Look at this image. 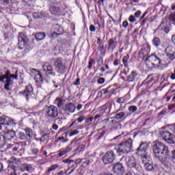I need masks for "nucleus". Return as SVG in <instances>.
<instances>
[{
  "label": "nucleus",
  "instance_id": "nucleus-1",
  "mask_svg": "<svg viewBox=\"0 0 175 175\" xmlns=\"http://www.w3.org/2000/svg\"><path fill=\"white\" fill-rule=\"evenodd\" d=\"M153 152L156 158L163 162L169 155V148L162 142H156L153 144Z\"/></svg>",
  "mask_w": 175,
  "mask_h": 175
},
{
  "label": "nucleus",
  "instance_id": "nucleus-2",
  "mask_svg": "<svg viewBox=\"0 0 175 175\" xmlns=\"http://www.w3.org/2000/svg\"><path fill=\"white\" fill-rule=\"evenodd\" d=\"M17 80L18 79V75H17V71H16L15 74H10V70L5 71V74L0 76V82L5 83L4 85L5 90L7 91H10V85L13 84V79Z\"/></svg>",
  "mask_w": 175,
  "mask_h": 175
},
{
  "label": "nucleus",
  "instance_id": "nucleus-3",
  "mask_svg": "<svg viewBox=\"0 0 175 175\" xmlns=\"http://www.w3.org/2000/svg\"><path fill=\"white\" fill-rule=\"evenodd\" d=\"M133 147V141L131 138H129L126 142L120 143L116 148V150L118 154H128V152H131Z\"/></svg>",
  "mask_w": 175,
  "mask_h": 175
},
{
  "label": "nucleus",
  "instance_id": "nucleus-4",
  "mask_svg": "<svg viewBox=\"0 0 175 175\" xmlns=\"http://www.w3.org/2000/svg\"><path fill=\"white\" fill-rule=\"evenodd\" d=\"M147 150H148V144L146 142H142L137 149V154L142 157V163H148V156H147Z\"/></svg>",
  "mask_w": 175,
  "mask_h": 175
},
{
  "label": "nucleus",
  "instance_id": "nucleus-5",
  "mask_svg": "<svg viewBox=\"0 0 175 175\" xmlns=\"http://www.w3.org/2000/svg\"><path fill=\"white\" fill-rule=\"evenodd\" d=\"M145 62L146 66L148 68H150V69L159 68L161 66V59L155 55H150L145 59Z\"/></svg>",
  "mask_w": 175,
  "mask_h": 175
},
{
  "label": "nucleus",
  "instance_id": "nucleus-6",
  "mask_svg": "<svg viewBox=\"0 0 175 175\" xmlns=\"http://www.w3.org/2000/svg\"><path fill=\"white\" fill-rule=\"evenodd\" d=\"M161 139L162 140H165L167 143H170V144H175V136L170 134V133L167 131H160Z\"/></svg>",
  "mask_w": 175,
  "mask_h": 175
},
{
  "label": "nucleus",
  "instance_id": "nucleus-7",
  "mask_svg": "<svg viewBox=\"0 0 175 175\" xmlns=\"http://www.w3.org/2000/svg\"><path fill=\"white\" fill-rule=\"evenodd\" d=\"M18 44L21 50L26 49L27 46H28V38L27 36H25V34L23 33L22 32L18 33Z\"/></svg>",
  "mask_w": 175,
  "mask_h": 175
},
{
  "label": "nucleus",
  "instance_id": "nucleus-8",
  "mask_svg": "<svg viewBox=\"0 0 175 175\" xmlns=\"http://www.w3.org/2000/svg\"><path fill=\"white\" fill-rule=\"evenodd\" d=\"M116 159V154L113 150L109 151L103 157V162L104 165H109L113 163Z\"/></svg>",
  "mask_w": 175,
  "mask_h": 175
},
{
  "label": "nucleus",
  "instance_id": "nucleus-9",
  "mask_svg": "<svg viewBox=\"0 0 175 175\" xmlns=\"http://www.w3.org/2000/svg\"><path fill=\"white\" fill-rule=\"evenodd\" d=\"M43 71L45 72L46 79H51V77H55V72L53 66L49 64H46L42 66Z\"/></svg>",
  "mask_w": 175,
  "mask_h": 175
},
{
  "label": "nucleus",
  "instance_id": "nucleus-10",
  "mask_svg": "<svg viewBox=\"0 0 175 175\" xmlns=\"http://www.w3.org/2000/svg\"><path fill=\"white\" fill-rule=\"evenodd\" d=\"M46 116L49 118H57L58 117V108L54 105H50L46 111Z\"/></svg>",
  "mask_w": 175,
  "mask_h": 175
},
{
  "label": "nucleus",
  "instance_id": "nucleus-11",
  "mask_svg": "<svg viewBox=\"0 0 175 175\" xmlns=\"http://www.w3.org/2000/svg\"><path fill=\"white\" fill-rule=\"evenodd\" d=\"M54 66L57 73H64L65 72V64L62 63V58L58 57L55 59Z\"/></svg>",
  "mask_w": 175,
  "mask_h": 175
},
{
  "label": "nucleus",
  "instance_id": "nucleus-12",
  "mask_svg": "<svg viewBox=\"0 0 175 175\" xmlns=\"http://www.w3.org/2000/svg\"><path fill=\"white\" fill-rule=\"evenodd\" d=\"M21 94L26 98L27 100H29L33 95V88L31 85H28L25 87L24 92H21Z\"/></svg>",
  "mask_w": 175,
  "mask_h": 175
},
{
  "label": "nucleus",
  "instance_id": "nucleus-13",
  "mask_svg": "<svg viewBox=\"0 0 175 175\" xmlns=\"http://www.w3.org/2000/svg\"><path fill=\"white\" fill-rule=\"evenodd\" d=\"M124 159H126V163L128 167H130V169H136V159H135V157H127Z\"/></svg>",
  "mask_w": 175,
  "mask_h": 175
},
{
  "label": "nucleus",
  "instance_id": "nucleus-14",
  "mask_svg": "<svg viewBox=\"0 0 175 175\" xmlns=\"http://www.w3.org/2000/svg\"><path fill=\"white\" fill-rule=\"evenodd\" d=\"M157 29L159 31H164L165 33H169V32L170 31V25H167L162 22L157 28Z\"/></svg>",
  "mask_w": 175,
  "mask_h": 175
},
{
  "label": "nucleus",
  "instance_id": "nucleus-15",
  "mask_svg": "<svg viewBox=\"0 0 175 175\" xmlns=\"http://www.w3.org/2000/svg\"><path fill=\"white\" fill-rule=\"evenodd\" d=\"M124 168L122 164L118 163L113 167V172L117 173V174H122L124 173Z\"/></svg>",
  "mask_w": 175,
  "mask_h": 175
},
{
  "label": "nucleus",
  "instance_id": "nucleus-16",
  "mask_svg": "<svg viewBox=\"0 0 175 175\" xmlns=\"http://www.w3.org/2000/svg\"><path fill=\"white\" fill-rule=\"evenodd\" d=\"M71 150H72V146L69 145L68 146H67L66 148L59 149V153L57 155L59 157H64V155H66V154H68V152H70Z\"/></svg>",
  "mask_w": 175,
  "mask_h": 175
},
{
  "label": "nucleus",
  "instance_id": "nucleus-17",
  "mask_svg": "<svg viewBox=\"0 0 175 175\" xmlns=\"http://www.w3.org/2000/svg\"><path fill=\"white\" fill-rule=\"evenodd\" d=\"M34 70V80L36 83H41V81H43V76H42V74L36 70V69H33Z\"/></svg>",
  "mask_w": 175,
  "mask_h": 175
},
{
  "label": "nucleus",
  "instance_id": "nucleus-18",
  "mask_svg": "<svg viewBox=\"0 0 175 175\" xmlns=\"http://www.w3.org/2000/svg\"><path fill=\"white\" fill-rule=\"evenodd\" d=\"M64 110L66 111H68V113H75L76 110V105L73 103H68L66 105Z\"/></svg>",
  "mask_w": 175,
  "mask_h": 175
},
{
  "label": "nucleus",
  "instance_id": "nucleus-19",
  "mask_svg": "<svg viewBox=\"0 0 175 175\" xmlns=\"http://www.w3.org/2000/svg\"><path fill=\"white\" fill-rule=\"evenodd\" d=\"M115 117H113V118H115L116 120H126V117H128V116H126V113L125 112H115Z\"/></svg>",
  "mask_w": 175,
  "mask_h": 175
},
{
  "label": "nucleus",
  "instance_id": "nucleus-20",
  "mask_svg": "<svg viewBox=\"0 0 175 175\" xmlns=\"http://www.w3.org/2000/svg\"><path fill=\"white\" fill-rule=\"evenodd\" d=\"M4 151H8L10 154H14L15 151H17L18 150V148L16 146H14L12 144H8L6 148H3Z\"/></svg>",
  "mask_w": 175,
  "mask_h": 175
},
{
  "label": "nucleus",
  "instance_id": "nucleus-21",
  "mask_svg": "<svg viewBox=\"0 0 175 175\" xmlns=\"http://www.w3.org/2000/svg\"><path fill=\"white\" fill-rule=\"evenodd\" d=\"M114 49H116V42L113 39H110L108 44L107 50L109 53H113L114 51Z\"/></svg>",
  "mask_w": 175,
  "mask_h": 175
},
{
  "label": "nucleus",
  "instance_id": "nucleus-22",
  "mask_svg": "<svg viewBox=\"0 0 175 175\" xmlns=\"http://www.w3.org/2000/svg\"><path fill=\"white\" fill-rule=\"evenodd\" d=\"M22 170L23 172L26 170V172H28L29 173H32L35 169H33V167L31 164H24Z\"/></svg>",
  "mask_w": 175,
  "mask_h": 175
},
{
  "label": "nucleus",
  "instance_id": "nucleus-23",
  "mask_svg": "<svg viewBox=\"0 0 175 175\" xmlns=\"http://www.w3.org/2000/svg\"><path fill=\"white\" fill-rule=\"evenodd\" d=\"M9 117L3 116L0 118V125H9Z\"/></svg>",
  "mask_w": 175,
  "mask_h": 175
},
{
  "label": "nucleus",
  "instance_id": "nucleus-24",
  "mask_svg": "<svg viewBox=\"0 0 175 175\" xmlns=\"http://www.w3.org/2000/svg\"><path fill=\"white\" fill-rule=\"evenodd\" d=\"M137 77V72L136 71H132L131 75L127 77V81L132 82L135 81V79Z\"/></svg>",
  "mask_w": 175,
  "mask_h": 175
},
{
  "label": "nucleus",
  "instance_id": "nucleus-25",
  "mask_svg": "<svg viewBox=\"0 0 175 175\" xmlns=\"http://www.w3.org/2000/svg\"><path fill=\"white\" fill-rule=\"evenodd\" d=\"M116 102L120 105V107L119 109L116 111V113H118V111H122V110H124V107H122V105H124L125 102V99L124 98H119L116 100Z\"/></svg>",
  "mask_w": 175,
  "mask_h": 175
},
{
  "label": "nucleus",
  "instance_id": "nucleus-26",
  "mask_svg": "<svg viewBox=\"0 0 175 175\" xmlns=\"http://www.w3.org/2000/svg\"><path fill=\"white\" fill-rule=\"evenodd\" d=\"M60 9L59 8L58 6L53 5L50 8V12L53 16H57L58 13H59Z\"/></svg>",
  "mask_w": 175,
  "mask_h": 175
},
{
  "label": "nucleus",
  "instance_id": "nucleus-27",
  "mask_svg": "<svg viewBox=\"0 0 175 175\" xmlns=\"http://www.w3.org/2000/svg\"><path fill=\"white\" fill-rule=\"evenodd\" d=\"M65 100H63L61 98H57L55 100L54 104L57 106V107H61V106H64V103Z\"/></svg>",
  "mask_w": 175,
  "mask_h": 175
},
{
  "label": "nucleus",
  "instance_id": "nucleus-28",
  "mask_svg": "<svg viewBox=\"0 0 175 175\" xmlns=\"http://www.w3.org/2000/svg\"><path fill=\"white\" fill-rule=\"evenodd\" d=\"M35 36H36V40L39 42L44 39V38L46 37V34L43 32H39V33H37Z\"/></svg>",
  "mask_w": 175,
  "mask_h": 175
},
{
  "label": "nucleus",
  "instance_id": "nucleus-29",
  "mask_svg": "<svg viewBox=\"0 0 175 175\" xmlns=\"http://www.w3.org/2000/svg\"><path fill=\"white\" fill-rule=\"evenodd\" d=\"M152 43L155 47H159V46H161V39L158 37H155L152 40Z\"/></svg>",
  "mask_w": 175,
  "mask_h": 175
},
{
  "label": "nucleus",
  "instance_id": "nucleus-30",
  "mask_svg": "<svg viewBox=\"0 0 175 175\" xmlns=\"http://www.w3.org/2000/svg\"><path fill=\"white\" fill-rule=\"evenodd\" d=\"M165 54H174L175 49L172 46H168L165 50Z\"/></svg>",
  "mask_w": 175,
  "mask_h": 175
},
{
  "label": "nucleus",
  "instance_id": "nucleus-31",
  "mask_svg": "<svg viewBox=\"0 0 175 175\" xmlns=\"http://www.w3.org/2000/svg\"><path fill=\"white\" fill-rule=\"evenodd\" d=\"M25 132L26 133V136H27V137H29V139H31V137H33V131L29 128H26L25 129Z\"/></svg>",
  "mask_w": 175,
  "mask_h": 175
},
{
  "label": "nucleus",
  "instance_id": "nucleus-32",
  "mask_svg": "<svg viewBox=\"0 0 175 175\" xmlns=\"http://www.w3.org/2000/svg\"><path fill=\"white\" fill-rule=\"evenodd\" d=\"M77 116H78V118L77 119V122L81 123L83 122L85 120H87V118L84 116H81V112H79Z\"/></svg>",
  "mask_w": 175,
  "mask_h": 175
},
{
  "label": "nucleus",
  "instance_id": "nucleus-33",
  "mask_svg": "<svg viewBox=\"0 0 175 175\" xmlns=\"http://www.w3.org/2000/svg\"><path fill=\"white\" fill-rule=\"evenodd\" d=\"M129 59V55L127 54L126 56L123 57L122 63L124 66V68H128V61Z\"/></svg>",
  "mask_w": 175,
  "mask_h": 175
},
{
  "label": "nucleus",
  "instance_id": "nucleus-34",
  "mask_svg": "<svg viewBox=\"0 0 175 175\" xmlns=\"http://www.w3.org/2000/svg\"><path fill=\"white\" fill-rule=\"evenodd\" d=\"M144 167L147 170V172H150V170H152L154 169V167L152 165L150 164V163H144Z\"/></svg>",
  "mask_w": 175,
  "mask_h": 175
},
{
  "label": "nucleus",
  "instance_id": "nucleus-35",
  "mask_svg": "<svg viewBox=\"0 0 175 175\" xmlns=\"http://www.w3.org/2000/svg\"><path fill=\"white\" fill-rule=\"evenodd\" d=\"M33 17L34 18H43L44 17V14L42 12H35L33 14Z\"/></svg>",
  "mask_w": 175,
  "mask_h": 175
},
{
  "label": "nucleus",
  "instance_id": "nucleus-36",
  "mask_svg": "<svg viewBox=\"0 0 175 175\" xmlns=\"http://www.w3.org/2000/svg\"><path fill=\"white\" fill-rule=\"evenodd\" d=\"M168 18L170 21L172 22L174 25H175V12L171 13L169 15Z\"/></svg>",
  "mask_w": 175,
  "mask_h": 175
},
{
  "label": "nucleus",
  "instance_id": "nucleus-37",
  "mask_svg": "<svg viewBox=\"0 0 175 175\" xmlns=\"http://www.w3.org/2000/svg\"><path fill=\"white\" fill-rule=\"evenodd\" d=\"M18 136H19V139L21 140H28V137L27 136V135L23 132H20L18 133Z\"/></svg>",
  "mask_w": 175,
  "mask_h": 175
},
{
  "label": "nucleus",
  "instance_id": "nucleus-38",
  "mask_svg": "<svg viewBox=\"0 0 175 175\" xmlns=\"http://www.w3.org/2000/svg\"><path fill=\"white\" fill-rule=\"evenodd\" d=\"M92 162H94V160L92 159L87 160L86 161H84L81 166V167H87V166L90 163H92Z\"/></svg>",
  "mask_w": 175,
  "mask_h": 175
},
{
  "label": "nucleus",
  "instance_id": "nucleus-39",
  "mask_svg": "<svg viewBox=\"0 0 175 175\" xmlns=\"http://www.w3.org/2000/svg\"><path fill=\"white\" fill-rule=\"evenodd\" d=\"M152 75H148L147 79L144 81V84H150L152 81Z\"/></svg>",
  "mask_w": 175,
  "mask_h": 175
},
{
  "label": "nucleus",
  "instance_id": "nucleus-40",
  "mask_svg": "<svg viewBox=\"0 0 175 175\" xmlns=\"http://www.w3.org/2000/svg\"><path fill=\"white\" fill-rule=\"evenodd\" d=\"M107 109H109V110H110V109H111L110 105L109 104H105L101 108L102 113H106V110H107Z\"/></svg>",
  "mask_w": 175,
  "mask_h": 175
},
{
  "label": "nucleus",
  "instance_id": "nucleus-41",
  "mask_svg": "<svg viewBox=\"0 0 175 175\" xmlns=\"http://www.w3.org/2000/svg\"><path fill=\"white\" fill-rule=\"evenodd\" d=\"M129 111L131 113H135V111H137V107L135 105H131L129 107Z\"/></svg>",
  "mask_w": 175,
  "mask_h": 175
},
{
  "label": "nucleus",
  "instance_id": "nucleus-42",
  "mask_svg": "<svg viewBox=\"0 0 175 175\" xmlns=\"http://www.w3.org/2000/svg\"><path fill=\"white\" fill-rule=\"evenodd\" d=\"M58 165H53L52 166H51L48 170H47V173H50L51 172H53V170H55V169H57Z\"/></svg>",
  "mask_w": 175,
  "mask_h": 175
},
{
  "label": "nucleus",
  "instance_id": "nucleus-43",
  "mask_svg": "<svg viewBox=\"0 0 175 175\" xmlns=\"http://www.w3.org/2000/svg\"><path fill=\"white\" fill-rule=\"evenodd\" d=\"M7 136H10L11 138H13L14 137V135H15V133L14 131H12V130H9L7 131V133H6Z\"/></svg>",
  "mask_w": 175,
  "mask_h": 175
},
{
  "label": "nucleus",
  "instance_id": "nucleus-44",
  "mask_svg": "<svg viewBox=\"0 0 175 175\" xmlns=\"http://www.w3.org/2000/svg\"><path fill=\"white\" fill-rule=\"evenodd\" d=\"M62 161L64 162V163H68L69 165H70V163H75V161L69 159H64L62 160Z\"/></svg>",
  "mask_w": 175,
  "mask_h": 175
},
{
  "label": "nucleus",
  "instance_id": "nucleus-45",
  "mask_svg": "<svg viewBox=\"0 0 175 175\" xmlns=\"http://www.w3.org/2000/svg\"><path fill=\"white\" fill-rule=\"evenodd\" d=\"M92 65H95V60H94L93 59H91L89 61L88 69H92Z\"/></svg>",
  "mask_w": 175,
  "mask_h": 175
},
{
  "label": "nucleus",
  "instance_id": "nucleus-46",
  "mask_svg": "<svg viewBox=\"0 0 175 175\" xmlns=\"http://www.w3.org/2000/svg\"><path fill=\"white\" fill-rule=\"evenodd\" d=\"M8 163H10L11 165L13 163H17V159H16V157H12L10 159V160L8 161Z\"/></svg>",
  "mask_w": 175,
  "mask_h": 175
},
{
  "label": "nucleus",
  "instance_id": "nucleus-47",
  "mask_svg": "<svg viewBox=\"0 0 175 175\" xmlns=\"http://www.w3.org/2000/svg\"><path fill=\"white\" fill-rule=\"evenodd\" d=\"M58 36H59V34L55 31H53L49 34V38H58Z\"/></svg>",
  "mask_w": 175,
  "mask_h": 175
},
{
  "label": "nucleus",
  "instance_id": "nucleus-48",
  "mask_svg": "<svg viewBox=\"0 0 175 175\" xmlns=\"http://www.w3.org/2000/svg\"><path fill=\"white\" fill-rule=\"evenodd\" d=\"M10 0H0V3L4 6H8L9 5Z\"/></svg>",
  "mask_w": 175,
  "mask_h": 175
},
{
  "label": "nucleus",
  "instance_id": "nucleus-49",
  "mask_svg": "<svg viewBox=\"0 0 175 175\" xmlns=\"http://www.w3.org/2000/svg\"><path fill=\"white\" fill-rule=\"evenodd\" d=\"M166 55H167V58H169V59H170L171 61H173L175 59L174 53H170Z\"/></svg>",
  "mask_w": 175,
  "mask_h": 175
},
{
  "label": "nucleus",
  "instance_id": "nucleus-50",
  "mask_svg": "<svg viewBox=\"0 0 175 175\" xmlns=\"http://www.w3.org/2000/svg\"><path fill=\"white\" fill-rule=\"evenodd\" d=\"M94 121V118L90 117L89 118L85 119V124H91Z\"/></svg>",
  "mask_w": 175,
  "mask_h": 175
},
{
  "label": "nucleus",
  "instance_id": "nucleus-51",
  "mask_svg": "<svg viewBox=\"0 0 175 175\" xmlns=\"http://www.w3.org/2000/svg\"><path fill=\"white\" fill-rule=\"evenodd\" d=\"M129 21L130 23H135V21H136V18H135V16L131 15L129 18Z\"/></svg>",
  "mask_w": 175,
  "mask_h": 175
},
{
  "label": "nucleus",
  "instance_id": "nucleus-52",
  "mask_svg": "<svg viewBox=\"0 0 175 175\" xmlns=\"http://www.w3.org/2000/svg\"><path fill=\"white\" fill-rule=\"evenodd\" d=\"M76 135H79V131L77 130H74L72 131H71V133H70V136H76Z\"/></svg>",
  "mask_w": 175,
  "mask_h": 175
},
{
  "label": "nucleus",
  "instance_id": "nucleus-53",
  "mask_svg": "<svg viewBox=\"0 0 175 175\" xmlns=\"http://www.w3.org/2000/svg\"><path fill=\"white\" fill-rule=\"evenodd\" d=\"M110 88H111V86L108 87L107 89H103V91L104 92L105 95L106 94L111 93V92L110 91Z\"/></svg>",
  "mask_w": 175,
  "mask_h": 175
},
{
  "label": "nucleus",
  "instance_id": "nucleus-54",
  "mask_svg": "<svg viewBox=\"0 0 175 175\" xmlns=\"http://www.w3.org/2000/svg\"><path fill=\"white\" fill-rule=\"evenodd\" d=\"M98 66H102V65H103V58L99 57L98 59Z\"/></svg>",
  "mask_w": 175,
  "mask_h": 175
},
{
  "label": "nucleus",
  "instance_id": "nucleus-55",
  "mask_svg": "<svg viewBox=\"0 0 175 175\" xmlns=\"http://www.w3.org/2000/svg\"><path fill=\"white\" fill-rule=\"evenodd\" d=\"M31 152L33 155H36L39 152V149L38 148H32L31 149Z\"/></svg>",
  "mask_w": 175,
  "mask_h": 175
},
{
  "label": "nucleus",
  "instance_id": "nucleus-56",
  "mask_svg": "<svg viewBox=\"0 0 175 175\" xmlns=\"http://www.w3.org/2000/svg\"><path fill=\"white\" fill-rule=\"evenodd\" d=\"M121 64V61L120 59H115L113 62L114 66H117Z\"/></svg>",
  "mask_w": 175,
  "mask_h": 175
},
{
  "label": "nucleus",
  "instance_id": "nucleus-57",
  "mask_svg": "<svg viewBox=\"0 0 175 175\" xmlns=\"http://www.w3.org/2000/svg\"><path fill=\"white\" fill-rule=\"evenodd\" d=\"M16 122L14 121V120L10 119V118H9V125H16Z\"/></svg>",
  "mask_w": 175,
  "mask_h": 175
},
{
  "label": "nucleus",
  "instance_id": "nucleus-58",
  "mask_svg": "<svg viewBox=\"0 0 175 175\" xmlns=\"http://www.w3.org/2000/svg\"><path fill=\"white\" fill-rule=\"evenodd\" d=\"M83 162V159H77L75 160V165H80Z\"/></svg>",
  "mask_w": 175,
  "mask_h": 175
},
{
  "label": "nucleus",
  "instance_id": "nucleus-59",
  "mask_svg": "<svg viewBox=\"0 0 175 175\" xmlns=\"http://www.w3.org/2000/svg\"><path fill=\"white\" fill-rule=\"evenodd\" d=\"M105 49V46L103 45V44H98V50L100 51H102L103 49Z\"/></svg>",
  "mask_w": 175,
  "mask_h": 175
},
{
  "label": "nucleus",
  "instance_id": "nucleus-60",
  "mask_svg": "<svg viewBox=\"0 0 175 175\" xmlns=\"http://www.w3.org/2000/svg\"><path fill=\"white\" fill-rule=\"evenodd\" d=\"M98 84H103L105 83V78H99L98 79Z\"/></svg>",
  "mask_w": 175,
  "mask_h": 175
},
{
  "label": "nucleus",
  "instance_id": "nucleus-61",
  "mask_svg": "<svg viewBox=\"0 0 175 175\" xmlns=\"http://www.w3.org/2000/svg\"><path fill=\"white\" fill-rule=\"evenodd\" d=\"M140 14H142V12H140V10H138L135 13V17L139 18L140 17Z\"/></svg>",
  "mask_w": 175,
  "mask_h": 175
},
{
  "label": "nucleus",
  "instance_id": "nucleus-62",
  "mask_svg": "<svg viewBox=\"0 0 175 175\" xmlns=\"http://www.w3.org/2000/svg\"><path fill=\"white\" fill-rule=\"evenodd\" d=\"M128 25H129V23H128V21H124L122 23V27L123 28H126V27H128Z\"/></svg>",
  "mask_w": 175,
  "mask_h": 175
},
{
  "label": "nucleus",
  "instance_id": "nucleus-63",
  "mask_svg": "<svg viewBox=\"0 0 175 175\" xmlns=\"http://www.w3.org/2000/svg\"><path fill=\"white\" fill-rule=\"evenodd\" d=\"M90 30L91 31V32H95V26L91 25L90 27Z\"/></svg>",
  "mask_w": 175,
  "mask_h": 175
},
{
  "label": "nucleus",
  "instance_id": "nucleus-64",
  "mask_svg": "<svg viewBox=\"0 0 175 175\" xmlns=\"http://www.w3.org/2000/svg\"><path fill=\"white\" fill-rule=\"evenodd\" d=\"M75 85H80V78L77 79L76 82L75 83Z\"/></svg>",
  "mask_w": 175,
  "mask_h": 175
}]
</instances>
